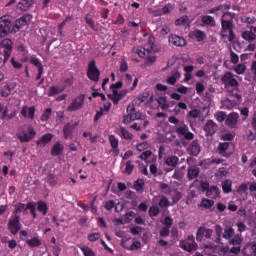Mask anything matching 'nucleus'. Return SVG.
Wrapping results in <instances>:
<instances>
[{
  "instance_id": "obj_44",
  "label": "nucleus",
  "mask_w": 256,
  "mask_h": 256,
  "mask_svg": "<svg viewBox=\"0 0 256 256\" xmlns=\"http://www.w3.org/2000/svg\"><path fill=\"white\" fill-rule=\"evenodd\" d=\"M30 63L32 65H34V67H37L38 71L41 70V69H44L43 64L41 63V60L37 57H31L30 58Z\"/></svg>"
},
{
  "instance_id": "obj_5",
  "label": "nucleus",
  "mask_w": 256,
  "mask_h": 256,
  "mask_svg": "<svg viewBox=\"0 0 256 256\" xmlns=\"http://www.w3.org/2000/svg\"><path fill=\"white\" fill-rule=\"evenodd\" d=\"M87 77L90 81H94V83H97V81H99V77H101V71L97 68L95 60H92L88 64Z\"/></svg>"
},
{
  "instance_id": "obj_20",
  "label": "nucleus",
  "mask_w": 256,
  "mask_h": 256,
  "mask_svg": "<svg viewBox=\"0 0 256 256\" xmlns=\"http://www.w3.org/2000/svg\"><path fill=\"white\" fill-rule=\"evenodd\" d=\"M16 87H17V83L10 82L9 84H7L1 89L0 91L1 97H9V95H11V91H13Z\"/></svg>"
},
{
  "instance_id": "obj_38",
  "label": "nucleus",
  "mask_w": 256,
  "mask_h": 256,
  "mask_svg": "<svg viewBox=\"0 0 256 256\" xmlns=\"http://www.w3.org/2000/svg\"><path fill=\"white\" fill-rule=\"evenodd\" d=\"M214 119H216V121H218V123H223V121H225V119H227V113H225L223 111H218L214 114Z\"/></svg>"
},
{
  "instance_id": "obj_23",
  "label": "nucleus",
  "mask_w": 256,
  "mask_h": 256,
  "mask_svg": "<svg viewBox=\"0 0 256 256\" xmlns=\"http://www.w3.org/2000/svg\"><path fill=\"white\" fill-rule=\"evenodd\" d=\"M220 194L221 191L217 186H210V188L206 191V195L210 197V199H217Z\"/></svg>"
},
{
  "instance_id": "obj_55",
  "label": "nucleus",
  "mask_w": 256,
  "mask_h": 256,
  "mask_svg": "<svg viewBox=\"0 0 256 256\" xmlns=\"http://www.w3.org/2000/svg\"><path fill=\"white\" fill-rule=\"evenodd\" d=\"M51 113H53V109L47 108L44 110L42 116H41V121H49V117H51Z\"/></svg>"
},
{
  "instance_id": "obj_18",
  "label": "nucleus",
  "mask_w": 256,
  "mask_h": 256,
  "mask_svg": "<svg viewBox=\"0 0 256 256\" xmlns=\"http://www.w3.org/2000/svg\"><path fill=\"white\" fill-rule=\"evenodd\" d=\"M188 153L193 157H197V155L201 153V146H199V142L197 140H193L191 142V144L188 147Z\"/></svg>"
},
{
  "instance_id": "obj_45",
  "label": "nucleus",
  "mask_w": 256,
  "mask_h": 256,
  "mask_svg": "<svg viewBox=\"0 0 256 256\" xmlns=\"http://www.w3.org/2000/svg\"><path fill=\"white\" fill-rule=\"evenodd\" d=\"M148 48H146L147 53H151V51H155V37L150 36L148 38Z\"/></svg>"
},
{
  "instance_id": "obj_62",
  "label": "nucleus",
  "mask_w": 256,
  "mask_h": 256,
  "mask_svg": "<svg viewBox=\"0 0 256 256\" xmlns=\"http://www.w3.org/2000/svg\"><path fill=\"white\" fill-rule=\"evenodd\" d=\"M149 215H150V217H157V215H159V206L154 205V206L150 207Z\"/></svg>"
},
{
  "instance_id": "obj_22",
  "label": "nucleus",
  "mask_w": 256,
  "mask_h": 256,
  "mask_svg": "<svg viewBox=\"0 0 256 256\" xmlns=\"http://www.w3.org/2000/svg\"><path fill=\"white\" fill-rule=\"evenodd\" d=\"M53 139V134L52 133H46L40 137L39 140H37V145L38 147H45L47 143H49Z\"/></svg>"
},
{
  "instance_id": "obj_33",
  "label": "nucleus",
  "mask_w": 256,
  "mask_h": 256,
  "mask_svg": "<svg viewBox=\"0 0 256 256\" xmlns=\"http://www.w3.org/2000/svg\"><path fill=\"white\" fill-rule=\"evenodd\" d=\"M63 133L65 139H72L73 137V126L71 124H66L63 128Z\"/></svg>"
},
{
  "instance_id": "obj_8",
  "label": "nucleus",
  "mask_w": 256,
  "mask_h": 256,
  "mask_svg": "<svg viewBox=\"0 0 256 256\" xmlns=\"http://www.w3.org/2000/svg\"><path fill=\"white\" fill-rule=\"evenodd\" d=\"M221 81L225 87H237V85H239L237 76L231 72L225 73Z\"/></svg>"
},
{
  "instance_id": "obj_9",
  "label": "nucleus",
  "mask_w": 256,
  "mask_h": 256,
  "mask_svg": "<svg viewBox=\"0 0 256 256\" xmlns=\"http://www.w3.org/2000/svg\"><path fill=\"white\" fill-rule=\"evenodd\" d=\"M84 103L85 96L80 95L72 100L71 104L67 107V111L70 113H73V111H79V109H82Z\"/></svg>"
},
{
  "instance_id": "obj_56",
  "label": "nucleus",
  "mask_w": 256,
  "mask_h": 256,
  "mask_svg": "<svg viewBox=\"0 0 256 256\" xmlns=\"http://www.w3.org/2000/svg\"><path fill=\"white\" fill-rule=\"evenodd\" d=\"M143 185H145V182L142 179H138L134 184V188L138 193H141L143 191Z\"/></svg>"
},
{
  "instance_id": "obj_49",
  "label": "nucleus",
  "mask_w": 256,
  "mask_h": 256,
  "mask_svg": "<svg viewBox=\"0 0 256 256\" xmlns=\"http://www.w3.org/2000/svg\"><path fill=\"white\" fill-rule=\"evenodd\" d=\"M252 127L255 129V132H250V134L248 135V139L250 141H255V145H256V117L253 118Z\"/></svg>"
},
{
  "instance_id": "obj_63",
  "label": "nucleus",
  "mask_w": 256,
  "mask_h": 256,
  "mask_svg": "<svg viewBox=\"0 0 256 256\" xmlns=\"http://www.w3.org/2000/svg\"><path fill=\"white\" fill-rule=\"evenodd\" d=\"M135 166L133 165V162L132 161H128L126 162V168L125 170L123 171V173H127L128 175H131V173H133V168Z\"/></svg>"
},
{
  "instance_id": "obj_12",
  "label": "nucleus",
  "mask_w": 256,
  "mask_h": 256,
  "mask_svg": "<svg viewBox=\"0 0 256 256\" xmlns=\"http://www.w3.org/2000/svg\"><path fill=\"white\" fill-rule=\"evenodd\" d=\"M218 129L219 126L213 120H208L204 125V131L207 137H213V135H215Z\"/></svg>"
},
{
  "instance_id": "obj_64",
  "label": "nucleus",
  "mask_w": 256,
  "mask_h": 256,
  "mask_svg": "<svg viewBox=\"0 0 256 256\" xmlns=\"http://www.w3.org/2000/svg\"><path fill=\"white\" fill-rule=\"evenodd\" d=\"M159 207H169V200L167 199V197L162 196L160 201L158 202Z\"/></svg>"
},
{
  "instance_id": "obj_60",
  "label": "nucleus",
  "mask_w": 256,
  "mask_h": 256,
  "mask_svg": "<svg viewBox=\"0 0 256 256\" xmlns=\"http://www.w3.org/2000/svg\"><path fill=\"white\" fill-rule=\"evenodd\" d=\"M24 211H27V205L23 203H17L15 205V213H23Z\"/></svg>"
},
{
  "instance_id": "obj_26",
  "label": "nucleus",
  "mask_w": 256,
  "mask_h": 256,
  "mask_svg": "<svg viewBox=\"0 0 256 256\" xmlns=\"http://www.w3.org/2000/svg\"><path fill=\"white\" fill-rule=\"evenodd\" d=\"M241 37L244 39V41H248V43H253V41L256 39L255 33L249 30L242 32Z\"/></svg>"
},
{
  "instance_id": "obj_7",
  "label": "nucleus",
  "mask_w": 256,
  "mask_h": 256,
  "mask_svg": "<svg viewBox=\"0 0 256 256\" xmlns=\"http://www.w3.org/2000/svg\"><path fill=\"white\" fill-rule=\"evenodd\" d=\"M180 247L184 251H188V252L197 250V244L195 243V236L190 235L187 237L186 240L180 241Z\"/></svg>"
},
{
  "instance_id": "obj_36",
  "label": "nucleus",
  "mask_w": 256,
  "mask_h": 256,
  "mask_svg": "<svg viewBox=\"0 0 256 256\" xmlns=\"http://www.w3.org/2000/svg\"><path fill=\"white\" fill-rule=\"evenodd\" d=\"M26 243L28 247H41V239H38L37 237L28 239Z\"/></svg>"
},
{
  "instance_id": "obj_25",
  "label": "nucleus",
  "mask_w": 256,
  "mask_h": 256,
  "mask_svg": "<svg viewBox=\"0 0 256 256\" xmlns=\"http://www.w3.org/2000/svg\"><path fill=\"white\" fill-rule=\"evenodd\" d=\"M31 5H33V0H21L17 4V9H20V11H29Z\"/></svg>"
},
{
  "instance_id": "obj_15",
  "label": "nucleus",
  "mask_w": 256,
  "mask_h": 256,
  "mask_svg": "<svg viewBox=\"0 0 256 256\" xmlns=\"http://www.w3.org/2000/svg\"><path fill=\"white\" fill-rule=\"evenodd\" d=\"M212 235H213V229L200 227L196 233V240L203 241V237H205L206 239H210Z\"/></svg>"
},
{
  "instance_id": "obj_59",
  "label": "nucleus",
  "mask_w": 256,
  "mask_h": 256,
  "mask_svg": "<svg viewBox=\"0 0 256 256\" xmlns=\"http://www.w3.org/2000/svg\"><path fill=\"white\" fill-rule=\"evenodd\" d=\"M231 245H241L243 243V237L241 235H235L231 240H230Z\"/></svg>"
},
{
  "instance_id": "obj_28",
  "label": "nucleus",
  "mask_w": 256,
  "mask_h": 256,
  "mask_svg": "<svg viewBox=\"0 0 256 256\" xmlns=\"http://www.w3.org/2000/svg\"><path fill=\"white\" fill-rule=\"evenodd\" d=\"M65 91V86H51L48 91V97H53V95H59Z\"/></svg>"
},
{
  "instance_id": "obj_16",
  "label": "nucleus",
  "mask_w": 256,
  "mask_h": 256,
  "mask_svg": "<svg viewBox=\"0 0 256 256\" xmlns=\"http://www.w3.org/2000/svg\"><path fill=\"white\" fill-rule=\"evenodd\" d=\"M229 9H230L229 5L221 4L219 6H216V7L212 8V9H210L208 11V13H211V14L215 13V15H223V17H225V15H230L229 12H225V11H229Z\"/></svg>"
},
{
  "instance_id": "obj_53",
  "label": "nucleus",
  "mask_w": 256,
  "mask_h": 256,
  "mask_svg": "<svg viewBox=\"0 0 256 256\" xmlns=\"http://www.w3.org/2000/svg\"><path fill=\"white\" fill-rule=\"evenodd\" d=\"M69 21H71V16L66 17L65 20H63V22L59 24L58 26L59 35H63V28L65 27V25H67V23H69Z\"/></svg>"
},
{
  "instance_id": "obj_39",
  "label": "nucleus",
  "mask_w": 256,
  "mask_h": 256,
  "mask_svg": "<svg viewBox=\"0 0 256 256\" xmlns=\"http://www.w3.org/2000/svg\"><path fill=\"white\" fill-rule=\"evenodd\" d=\"M227 149H229V142H220L218 145V153L220 155H225L227 152Z\"/></svg>"
},
{
  "instance_id": "obj_46",
  "label": "nucleus",
  "mask_w": 256,
  "mask_h": 256,
  "mask_svg": "<svg viewBox=\"0 0 256 256\" xmlns=\"http://www.w3.org/2000/svg\"><path fill=\"white\" fill-rule=\"evenodd\" d=\"M37 209L38 211H40V213H42L43 215L47 214V203L43 202V201H39L37 202Z\"/></svg>"
},
{
  "instance_id": "obj_47",
  "label": "nucleus",
  "mask_w": 256,
  "mask_h": 256,
  "mask_svg": "<svg viewBox=\"0 0 256 256\" xmlns=\"http://www.w3.org/2000/svg\"><path fill=\"white\" fill-rule=\"evenodd\" d=\"M233 235H235V229H233L232 227L226 228L224 233H223V238L224 239H231V237H233Z\"/></svg>"
},
{
  "instance_id": "obj_37",
  "label": "nucleus",
  "mask_w": 256,
  "mask_h": 256,
  "mask_svg": "<svg viewBox=\"0 0 256 256\" xmlns=\"http://www.w3.org/2000/svg\"><path fill=\"white\" fill-rule=\"evenodd\" d=\"M120 137H123V139L131 140L133 139V134L129 132L125 127H120Z\"/></svg>"
},
{
  "instance_id": "obj_58",
  "label": "nucleus",
  "mask_w": 256,
  "mask_h": 256,
  "mask_svg": "<svg viewBox=\"0 0 256 256\" xmlns=\"http://www.w3.org/2000/svg\"><path fill=\"white\" fill-rule=\"evenodd\" d=\"M145 101H147V94H142L134 100V103L139 107L142 103H145Z\"/></svg>"
},
{
  "instance_id": "obj_19",
  "label": "nucleus",
  "mask_w": 256,
  "mask_h": 256,
  "mask_svg": "<svg viewBox=\"0 0 256 256\" xmlns=\"http://www.w3.org/2000/svg\"><path fill=\"white\" fill-rule=\"evenodd\" d=\"M127 94L126 91H117L116 89L113 90L112 94H108V97L112 99L114 105H117L121 99Z\"/></svg>"
},
{
  "instance_id": "obj_2",
  "label": "nucleus",
  "mask_w": 256,
  "mask_h": 256,
  "mask_svg": "<svg viewBox=\"0 0 256 256\" xmlns=\"http://www.w3.org/2000/svg\"><path fill=\"white\" fill-rule=\"evenodd\" d=\"M35 135H37V132L33 126H26L24 129L19 128L16 133V137L21 143H29V141L35 138Z\"/></svg>"
},
{
  "instance_id": "obj_27",
  "label": "nucleus",
  "mask_w": 256,
  "mask_h": 256,
  "mask_svg": "<svg viewBox=\"0 0 256 256\" xmlns=\"http://www.w3.org/2000/svg\"><path fill=\"white\" fill-rule=\"evenodd\" d=\"M178 79H181V73H179V71H177V70H174L168 77L167 83L169 85H175V83H177Z\"/></svg>"
},
{
  "instance_id": "obj_57",
  "label": "nucleus",
  "mask_w": 256,
  "mask_h": 256,
  "mask_svg": "<svg viewBox=\"0 0 256 256\" xmlns=\"http://www.w3.org/2000/svg\"><path fill=\"white\" fill-rule=\"evenodd\" d=\"M215 201L210 200V199H203L201 202V206L204 207L205 209H211L213 207Z\"/></svg>"
},
{
  "instance_id": "obj_43",
  "label": "nucleus",
  "mask_w": 256,
  "mask_h": 256,
  "mask_svg": "<svg viewBox=\"0 0 256 256\" xmlns=\"http://www.w3.org/2000/svg\"><path fill=\"white\" fill-rule=\"evenodd\" d=\"M80 251H82L84 256H96L93 249H91L89 246H81Z\"/></svg>"
},
{
  "instance_id": "obj_11",
  "label": "nucleus",
  "mask_w": 256,
  "mask_h": 256,
  "mask_svg": "<svg viewBox=\"0 0 256 256\" xmlns=\"http://www.w3.org/2000/svg\"><path fill=\"white\" fill-rule=\"evenodd\" d=\"M8 228L10 229L13 235H17L21 230V222H19V216L15 215L13 218L10 219Z\"/></svg>"
},
{
  "instance_id": "obj_35",
  "label": "nucleus",
  "mask_w": 256,
  "mask_h": 256,
  "mask_svg": "<svg viewBox=\"0 0 256 256\" xmlns=\"http://www.w3.org/2000/svg\"><path fill=\"white\" fill-rule=\"evenodd\" d=\"M233 182L231 180H225L222 183V189L224 193H231L233 191Z\"/></svg>"
},
{
  "instance_id": "obj_1",
  "label": "nucleus",
  "mask_w": 256,
  "mask_h": 256,
  "mask_svg": "<svg viewBox=\"0 0 256 256\" xmlns=\"http://www.w3.org/2000/svg\"><path fill=\"white\" fill-rule=\"evenodd\" d=\"M233 27H235L233 19L226 20L224 17L221 18L220 37L222 39L227 37L229 43H235V32H233Z\"/></svg>"
},
{
  "instance_id": "obj_40",
  "label": "nucleus",
  "mask_w": 256,
  "mask_h": 256,
  "mask_svg": "<svg viewBox=\"0 0 256 256\" xmlns=\"http://www.w3.org/2000/svg\"><path fill=\"white\" fill-rule=\"evenodd\" d=\"M193 38L196 39L198 42H201L205 39V32L201 30H196L192 32Z\"/></svg>"
},
{
  "instance_id": "obj_13",
  "label": "nucleus",
  "mask_w": 256,
  "mask_h": 256,
  "mask_svg": "<svg viewBox=\"0 0 256 256\" xmlns=\"http://www.w3.org/2000/svg\"><path fill=\"white\" fill-rule=\"evenodd\" d=\"M168 41L169 44L173 45L174 47H185V45H187V41L185 40V38L177 36L175 34H172L169 37Z\"/></svg>"
},
{
  "instance_id": "obj_6",
  "label": "nucleus",
  "mask_w": 256,
  "mask_h": 256,
  "mask_svg": "<svg viewBox=\"0 0 256 256\" xmlns=\"http://www.w3.org/2000/svg\"><path fill=\"white\" fill-rule=\"evenodd\" d=\"M31 19H33V16L26 14L19 19L15 21V24L12 26L11 33H18V31L21 29V27H25V25H28L31 23Z\"/></svg>"
},
{
  "instance_id": "obj_31",
  "label": "nucleus",
  "mask_w": 256,
  "mask_h": 256,
  "mask_svg": "<svg viewBox=\"0 0 256 256\" xmlns=\"http://www.w3.org/2000/svg\"><path fill=\"white\" fill-rule=\"evenodd\" d=\"M201 21L204 25H208L209 27H215V18H213V16H202Z\"/></svg>"
},
{
  "instance_id": "obj_50",
  "label": "nucleus",
  "mask_w": 256,
  "mask_h": 256,
  "mask_svg": "<svg viewBox=\"0 0 256 256\" xmlns=\"http://www.w3.org/2000/svg\"><path fill=\"white\" fill-rule=\"evenodd\" d=\"M172 197V201L173 203H178L179 200L181 199L182 195L181 192L177 191V190H172V193L170 194Z\"/></svg>"
},
{
  "instance_id": "obj_10",
  "label": "nucleus",
  "mask_w": 256,
  "mask_h": 256,
  "mask_svg": "<svg viewBox=\"0 0 256 256\" xmlns=\"http://www.w3.org/2000/svg\"><path fill=\"white\" fill-rule=\"evenodd\" d=\"M176 133L180 137H184V139L191 140L195 135L189 131V126H187L185 123H181L177 128H176Z\"/></svg>"
},
{
  "instance_id": "obj_34",
  "label": "nucleus",
  "mask_w": 256,
  "mask_h": 256,
  "mask_svg": "<svg viewBox=\"0 0 256 256\" xmlns=\"http://www.w3.org/2000/svg\"><path fill=\"white\" fill-rule=\"evenodd\" d=\"M63 144L61 143H56L54 144L52 150H51V155H53L54 157H57V155H61V153L63 152Z\"/></svg>"
},
{
  "instance_id": "obj_30",
  "label": "nucleus",
  "mask_w": 256,
  "mask_h": 256,
  "mask_svg": "<svg viewBox=\"0 0 256 256\" xmlns=\"http://www.w3.org/2000/svg\"><path fill=\"white\" fill-rule=\"evenodd\" d=\"M197 117H201V110L193 109L187 114V119L190 123H193V119H197Z\"/></svg>"
},
{
  "instance_id": "obj_29",
  "label": "nucleus",
  "mask_w": 256,
  "mask_h": 256,
  "mask_svg": "<svg viewBox=\"0 0 256 256\" xmlns=\"http://www.w3.org/2000/svg\"><path fill=\"white\" fill-rule=\"evenodd\" d=\"M165 165H168V167L175 168L177 165H179V157L177 156H170L165 159Z\"/></svg>"
},
{
  "instance_id": "obj_52",
  "label": "nucleus",
  "mask_w": 256,
  "mask_h": 256,
  "mask_svg": "<svg viewBox=\"0 0 256 256\" xmlns=\"http://www.w3.org/2000/svg\"><path fill=\"white\" fill-rule=\"evenodd\" d=\"M133 53H136L139 57H145V51H147V48L143 47H134L132 49Z\"/></svg>"
},
{
  "instance_id": "obj_14",
  "label": "nucleus",
  "mask_w": 256,
  "mask_h": 256,
  "mask_svg": "<svg viewBox=\"0 0 256 256\" xmlns=\"http://www.w3.org/2000/svg\"><path fill=\"white\" fill-rule=\"evenodd\" d=\"M127 113H130L133 121H144L145 114L141 112H135V104H129L127 106Z\"/></svg>"
},
{
  "instance_id": "obj_41",
  "label": "nucleus",
  "mask_w": 256,
  "mask_h": 256,
  "mask_svg": "<svg viewBox=\"0 0 256 256\" xmlns=\"http://www.w3.org/2000/svg\"><path fill=\"white\" fill-rule=\"evenodd\" d=\"M151 147V143L145 141V142H141L139 144L136 145V149L141 153L143 151H147V149H149Z\"/></svg>"
},
{
  "instance_id": "obj_42",
  "label": "nucleus",
  "mask_w": 256,
  "mask_h": 256,
  "mask_svg": "<svg viewBox=\"0 0 256 256\" xmlns=\"http://www.w3.org/2000/svg\"><path fill=\"white\" fill-rule=\"evenodd\" d=\"M157 103L160 105L161 109H169V103H167V98L165 96H160L157 99Z\"/></svg>"
},
{
  "instance_id": "obj_32",
  "label": "nucleus",
  "mask_w": 256,
  "mask_h": 256,
  "mask_svg": "<svg viewBox=\"0 0 256 256\" xmlns=\"http://www.w3.org/2000/svg\"><path fill=\"white\" fill-rule=\"evenodd\" d=\"M159 189L164 193V195H171L174 191L173 187L169 186L166 183H160L159 184Z\"/></svg>"
},
{
  "instance_id": "obj_17",
  "label": "nucleus",
  "mask_w": 256,
  "mask_h": 256,
  "mask_svg": "<svg viewBox=\"0 0 256 256\" xmlns=\"http://www.w3.org/2000/svg\"><path fill=\"white\" fill-rule=\"evenodd\" d=\"M238 121H239V114L237 113H230L228 116H226V125L227 127H230V129H235Z\"/></svg>"
},
{
  "instance_id": "obj_61",
  "label": "nucleus",
  "mask_w": 256,
  "mask_h": 256,
  "mask_svg": "<svg viewBox=\"0 0 256 256\" xmlns=\"http://www.w3.org/2000/svg\"><path fill=\"white\" fill-rule=\"evenodd\" d=\"M29 209L31 215H33V218L35 219V217H37V212L35 211V203L34 202H30L26 205V210Z\"/></svg>"
},
{
  "instance_id": "obj_4",
  "label": "nucleus",
  "mask_w": 256,
  "mask_h": 256,
  "mask_svg": "<svg viewBox=\"0 0 256 256\" xmlns=\"http://www.w3.org/2000/svg\"><path fill=\"white\" fill-rule=\"evenodd\" d=\"M11 16L5 15L0 18V37H7L11 33L13 27Z\"/></svg>"
},
{
  "instance_id": "obj_3",
  "label": "nucleus",
  "mask_w": 256,
  "mask_h": 256,
  "mask_svg": "<svg viewBox=\"0 0 256 256\" xmlns=\"http://www.w3.org/2000/svg\"><path fill=\"white\" fill-rule=\"evenodd\" d=\"M0 53L3 55V63H7L13 53V41L9 38H5L0 42Z\"/></svg>"
},
{
  "instance_id": "obj_21",
  "label": "nucleus",
  "mask_w": 256,
  "mask_h": 256,
  "mask_svg": "<svg viewBox=\"0 0 256 256\" xmlns=\"http://www.w3.org/2000/svg\"><path fill=\"white\" fill-rule=\"evenodd\" d=\"M22 117H27L28 119H33L35 117V107L24 106L21 110Z\"/></svg>"
},
{
  "instance_id": "obj_48",
  "label": "nucleus",
  "mask_w": 256,
  "mask_h": 256,
  "mask_svg": "<svg viewBox=\"0 0 256 256\" xmlns=\"http://www.w3.org/2000/svg\"><path fill=\"white\" fill-rule=\"evenodd\" d=\"M189 23V16L187 15H184L180 18H178L176 21H175V25L177 26H180V25H187Z\"/></svg>"
},
{
  "instance_id": "obj_51",
  "label": "nucleus",
  "mask_w": 256,
  "mask_h": 256,
  "mask_svg": "<svg viewBox=\"0 0 256 256\" xmlns=\"http://www.w3.org/2000/svg\"><path fill=\"white\" fill-rule=\"evenodd\" d=\"M109 141H110V145H111L112 149H117V147H119V139H117V137H115V135H110Z\"/></svg>"
},
{
  "instance_id": "obj_54",
  "label": "nucleus",
  "mask_w": 256,
  "mask_h": 256,
  "mask_svg": "<svg viewBox=\"0 0 256 256\" xmlns=\"http://www.w3.org/2000/svg\"><path fill=\"white\" fill-rule=\"evenodd\" d=\"M235 73H237V75H243V73H245V71H247V66H245V64H238L235 69H234Z\"/></svg>"
},
{
  "instance_id": "obj_24",
  "label": "nucleus",
  "mask_w": 256,
  "mask_h": 256,
  "mask_svg": "<svg viewBox=\"0 0 256 256\" xmlns=\"http://www.w3.org/2000/svg\"><path fill=\"white\" fill-rule=\"evenodd\" d=\"M199 168L195 165L188 167L187 176L188 179L193 180L196 179V177H199Z\"/></svg>"
}]
</instances>
